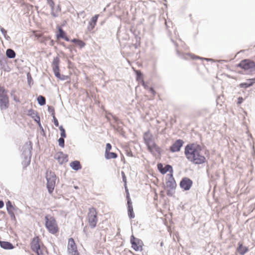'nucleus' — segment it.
Here are the masks:
<instances>
[{
  "label": "nucleus",
  "mask_w": 255,
  "mask_h": 255,
  "mask_svg": "<svg viewBox=\"0 0 255 255\" xmlns=\"http://www.w3.org/2000/svg\"><path fill=\"white\" fill-rule=\"evenodd\" d=\"M184 154L188 160L193 164H202L207 161L204 150L199 144H188L185 147Z\"/></svg>",
  "instance_id": "1"
},
{
  "label": "nucleus",
  "mask_w": 255,
  "mask_h": 255,
  "mask_svg": "<svg viewBox=\"0 0 255 255\" xmlns=\"http://www.w3.org/2000/svg\"><path fill=\"white\" fill-rule=\"evenodd\" d=\"M45 226L49 233L57 235L59 232V228L55 218L49 215L45 216Z\"/></svg>",
  "instance_id": "2"
},
{
  "label": "nucleus",
  "mask_w": 255,
  "mask_h": 255,
  "mask_svg": "<svg viewBox=\"0 0 255 255\" xmlns=\"http://www.w3.org/2000/svg\"><path fill=\"white\" fill-rule=\"evenodd\" d=\"M98 212L96 208L91 207L89 209L87 219L88 224L91 228H94L98 222Z\"/></svg>",
  "instance_id": "3"
},
{
  "label": "nucleus",
  "mask_w": 255,
  "mask_h": 255,
  "mask_svg": "<svg viewBox=\"0 0 255 255\" xmlns=\"http://www.w3.org/2000/svg\"><path fill=\"white\" fill-rule=\"evenodd\" d=\"M40 239L39 237H34L30 244L31 249L37 255H45L46 251L44 247L40 245Z\"/></svg>",
  "instance_id": "4"
},
{
  "label": "nucleus",
  "mask_w": 255,
  "mask_h": 255,
  "mask_svg": "<svg viewBox=\"0 0 255 255\" xmlns=\"http://www.w3.org/2000/svg\"><path fill=\"white\" fill-rule=\"evenodd\" d=\"M47 188L49 193H52L54 189L56 183V176L54 172L47 171L46 172Z\"/></svg>",
  "instance_id": "5"
},
{
  "label": "nucleus",
  "mask_w": 255,
  "mask_h": 255,
  "mask_svg": "<svg viewBox=\"0 0 255 255\" xmlns=\"http://www.w3.org/2000/svg\"><path fill=\"white\" fill-rule=\"evenodd\" d=\"M67 253L68 255H80L78 250L77 245L72 238L69 239L68 241Z\"/></svg>",
  "instance_id": "6"
},
{
  "label": "nucleus",
  "mask_w": 255,
  "mask_h": 255,
  "mask_svg": "<svg viewBox=\"0 0 255 255\" xmlns=\"http://www.w3.org/2000/svg\"><path fill=\"white\" fill-rule=\"evenodd\" d=\"M59 63H60V59L58 57H56L54 58L53 60V62L52 63V67L55 76L62 80H65L66 76H62L61 77V75L60 74V69H59Z\"/></svg>",
  "instance_id": "7"
},
{
  "label": "nucleus",
  "mask_w": 255,
  "mask_h": 255,
  "mask_svg": "<svg viewBox=\"0 0 255 255\" xmlns=\"http://www.w3.org/2000/svg\"><path fill=\"white\" fill-rule=\"evenodd\" d=\"M130 243L131 244V247L135 251H141L142 250L143 245L142 242L140 240L135 238L133 235L130 237Z\"/></svg>",
  "instance_id": "8"
},
{
  "label": "nucleus",
  "mask_w": 255,
  "mask_h": 255,
  "mask_svg": "<svg viewBox=\"0 0 255 255\" xmlns=\"http://www.w3.org/2000/svg\"><path fill=\"white\" fill-rule=\"evenodd\" d=\"M193 181L188 177H184L180 182V187L185 191L189 190L192 187Z\"/></svg>",
  "instance_id": "9"
},
{
  "label": "nucleus",
  "mask_w": 255,
  "mask_h": 255,
  "mask_svg": "<svg viewBox=\"0 0 255 255\" xmlns=\"http://www.w3.org/2000/svg\"><path fill=\"white\" fill-rule=\"evenodd\" d=\"M147 147L148 151L153 155L160 154L161 148L156 144L155 141L147 145Z\"/></svg>",
  "instance_id": "10"
},
{
  "label": "nucleus",
  "mask_w": 255,
  "mask_h": 255,
  "mask_svg": "<svg viewBox=\"0 0 255 255\" xmlns=\"http://www.w3.org/2000/svg\"><path fill=\"white\" fill-rule=\"evenodd\" d=\"M239 66L245 70H248L255 67V63L249 60L242 61L239 64Z\"/></svg>",
  "instance_id": "11"
},
{
  "label": "nucleus",
  "mask_w": 255,
  "mask_h": 255,
  "mask_svg": "<svg viewBox=\"0 0 255 255\" xmlns=\"http://www.w3.org/2000/svg\"><path fill=\"white\" fill-rule=\"evenodd\" d=\"M183 144V140L181 139H178L176 140L175 142L170 146V150L173 152L179 151Z\"/></svg>",
  "instance_id": "12"
},
{
  "label": "nucleus",
  "mask_w": 255,
  "mask_h": 255,
  "mask_svg": "<svg viewBox=\"0 0 255 255\" xmlns=\"http://www.w3.org/2000/svg\"><path fill=\"white\" fill-rule=\"evenodd\" d=\"M157 168L159 171L163 174H165L167 172H170V174L173 173V169L171 165H166L165 167H163L162 164L158 163L157 164Z\"/></svg>",
  "instance_id": "13"
},
{
  "label": "nucleus",
  "mask_w": 255,
  "mask_h": 255,
  "mask_svg": "<svg viewBox=\"0 0 255 255\" xmlns=\"http://www.w3.org/2000/svg\"><path fill=\"white\" fill-rule=\"evenodd\" d=\"M143 139L146 146L154 142L153 135L149 131L146 132L144 133Z\"/></svg>",
  "instance_id": "14"
},
{
  "label": "nucleus",
  "mask_w": 255,
  "mask_h": 255,
  "mask_svg": "<svg viewBox=\"0 0 255 255\" xmlns=\"http://www.w3.org/2000/svg\"><path fill=\"white\" fill-rule=\"evenodd\" d=\"M32 149V144L31 141H28L22 147L23 154H31V150Z\"/></svg>",
  "instance_id": "15"
},
{
  "label": "nucleus",
  "mask_w": 255,
  "mask_h": 255,
  "mask_svg": "<svg viewBox=\"0 0 255 255\" xmlns=\"http://www.w3.org/2000/svg\"><path fill=\"white\" fill-rule=\"evenodd\" d=\"M168 180L166 182L167 187L170 189H175L176 186V181L173 177V174H170Z\"/></svg>",
  "instance_id": "16"
},
{
  "label": "nucleus",
  "mask_w": 255,
  "mask_h": 255,
  "mask_svg": "<svg viewBox=\"0 0 255 255\" xmlns=\"http://www.w3.org/2000/svg\"><path fill=\"white\" fill-rule=\"evenodd\" d=\"M9 105V100L7 96L0 98V107L1 109H5Z\"/></svg>",
  "instance_id": "17"
},
{
  "label": "nucleus",
  "mask_w": 255,
  "mask_h": 255,
  "mask_svg": "<svg viewBox=\"0 0 255 255\" xmlns=\"http://www.w3.org/2000/svg\"><path fill=\"white\" fill-rule=\"evenodd\" d=\"M237 251L241 255H244L248 252L249 249L247 247L244 246L242 243L239 242Z\"/></svg>",
  "instance_id": "18"
},
{
  "label": "nucleus",
  "mask_w": 255,
  "mask_h": 255,
  "mask_svg": "<svg viewBox=\"0 0 255 255\" xmlns=\"http://www.w3.org/2000/svg\"><path fill=\"white\" fill-rule=\"evenodd\" d=\"M58 32H59L58 34H57V37L58 39L63 38L67 41H69V39L67 36L66 33L63 31V30L62 29V28L59 27Z\"/></svg>",
  "instance_id": "19"
},
{
  "label": "nucleus",
  "mask_w": 255,
  "mask_h": 255,
  "mask_svg": "<svg viewBox=\"0 0 255 255\" xmlns=\"http://www.w3.org/2000/svg\"><path fill=\"white\" fill-rule=\"evenodd\" d=\"M0 247L5 250H11L14 248V246L9 242L0 241Z\"/></svg>",
  "instance_id": "20"
},
{
  "label": "nucleus",
  "mask_w": 255,
  "mask_h": 255,
  "mask_svg": "<svg viewBox=\"0 0 255 255\" xmlns=\"http://www.w3.org/2000/svg\"><path fill=\"white\" fill-rule=\"evenodd\" d=\"M98 17L99 14H96L92 18L91 21L89 22V29L92 30L95 27Z\"/></svg>",
  "instance_id": "21"
},
{
  "label": "nucleus",
  "mask_w": 255,
  "mask_h": 255,
  "mask_svg": "<svg viewBox=\"0 0 255 255\" xmlns=\"http://www.w3.org/2000/svg\"><path fill=\"white\" fill-rule=\"evenodd\" d=\"M105 158L107 159H112V158H116L118 157V155L117 153L115 152H111L110 151L105 152Z\"/></svg>",
  "instance_id": "22"
},
{
  "label": "nucleus",
  "mask_w": 255,
  "mask_h": 255,
  "mask_svg": "<svg viewBox=\"0 0 255 255\" xmlns=\"http://www.w3.org/2000/svg\"><path fill=\"white\" fill-rule=\"evenodd\" d=\"M70 165L72 168L75 170H78L81 168L80 162L77 160L72 162Z\"/></svg>",
  "instance_id": "23"
},
{
  "label": "nucleus",
  "mask_w": 255,
  "mask_h": 255,
  "mask_svg": "<svg viewBox=\"0 0 255 255\" xmlns=\"http://www.w3.org/2000/svg\"><path fill=\"white\" fill-rule=\"evenodd\" d=\"M31 155V154H24L25 156L24 157V160L22 161V164L24 167H25L30 164Z\"/></svg>",
  "instance_id": "24"
},
{
  "label": "nucleus",
  "mask_w": 255,
  "mask_h": 255,
  "mask_svg": "<svg viewBox=\"0 0 255 255\" xmlns=\"http://www.w3.org/2000/svg\"><path fill=\"white\" fill-rule=\"evenodd\" d=\"M71 42L76 43L80 48H83L85 46V43L79 39H73L71 40Z\"/></svg>",
  "instance_id": "25"
},
{
  "label": "nucleus",
  "mask_w": 255,
  "mask_h": 255,
  "mask_svg": "<svg viewBox=\"0 0 255 255\" xmlns=\"http://www.w3.org/2000/svg\"><path fill=\"white\" fill-rule=\"evenodd\" d=\"M6 56L10 58H13L15 57V52L11 49H8L6 51Z\"/></svg>",
  "instance_id": "26"
},
{
  "label": "nucleus",
  "mask_w": 255,
  "mask_h": 255,
  "mask_svg": "<svg viewBox=\"0 0 255 255\" xmlns=\"http://www.w3.org/2000/svg\"><path fill=\"white\" fill-rule=\"evenodd\" d=\"M11 96L15 102L17 103L20 102L19 97L18 95L16 94L15 91L12 90L11 91Z\"/></svg>",
  "instance_id": "27"
},
{
  "label": "nucleus",
  "mask_w": 255,
  "mask_h": 255,
  "mask_svg": "<svg viewBox=\"0 0 255 255\" xmlns=\"http://www.w3.org/2000/svg\"><path fill=\"white\" fill-rule=\"evenodd\" d=\"M37 101L41 106L44 105L46 103L45 98L42 96H39L38 97Z\"/></svg>",
  "instance_id": "28"
},
{
  "label": "nucleus",
  "mask_w": 255,
  "mask_h": 255,
  "mask_svg": "<svg viewBox=\"0 0 255 255\" xmlns=\"http://www.w3.org/2000/svg\"><path fill=\"white\" fill-rule=\"evenodd\" d=\"M128 215L130 219L133 218L134 217V214L132 207L128 208Z\"/></svg>",
  "instance_id": "29"
},
{
  "label": "nucleus",
  "mask_w": 255,
  "mask_h": 255,
  "mask_svg": "<svg viewBox=\"0 0 255 255\" xmlns=\"http://www.w3.org/2000/svg\"><path fill=\"white\" fill-rule=\"evenodd\" d=\"M63 156H64V154H63V153L60 152V153H57V154L56 155V158H57V159L58 160V161L60 163H62L64 160V159H63Z\"/></svg>",
  "instance_id": "30"
},
{
  "label": "nucleus",
  "mask_w": 255,
  "mask_h": 255,
  "mask_svg": "<svg viewBox=\"0 0 255 255\" xmlns=\"http://www.w3.org/2000/svg\"><path fill=\"white\" fill-rule=\"evenodd\" d=\"M7 96L6 92L3 87L0 86V98Z\"/></svg>",
  "instance_id": "31"
},
{
  "label": "nucleus",
  "mask_w": 255,
  "mask_h": 255,
  "mask_svg": "<svg viewBox=\"0 0 255 255\" xmlns=\"http://www.w3.org/2000/svg\"><path fill=\"white\" fill-rule=\"evenodd\" d=\"M59 129L61 131V136L62 137H66V133H65V130L64 129V128H63L62 126H60L59 127Z\"/></svg>",
  "instance_id": "32"
},
{
  "label": "nucleus",
  "mask_w": 255,
  "mask_h": 255,
  "mask_svg": "<svg viewBox=\"0 0 255 255\" xmlns=\"http://www.w3.org/2000/svg\"><path fill=\"white\" fill-rule=\"evenodd\" d=\"M64 137H60L59 139H58V143H59V145L60 146L62 147H64Z\"/></svg>",
  "instance_id": "33"
},
{
  "label": "nucleus",
  "mask_w": 255,
  "mask_h": 255,
  "mask_svg": "<svg viewBox=\"0 0 255 255\" xmlns=\"http://www.w3.org/2000/svg\"><path fill=\"white\" fill-rule=\"evenodd\" d=\"M127 200H128L127 203H128V208L130 207H132V202L131 201V199L130 198L129 195L128 193V194L127 195Z\"/></svg>",
  "instance_id": "34"
},
{
  "label": "nucleus",
  "mask_w": 255,
  "mask_h": 255,
  "mask_svg": "<svg viewBox=\"0 0 255 255\" xmlns=\"http://www.w3.org/2000/svg\"><path fill=\"white\" fill-rule=\"evenodd\" d=\"M136 74H137V80H140V79L142 80V81L143 82V85L144 86V82H143V80L142 78V75H141V74L140 73V72L139 71H136Z\"/></svg>",
  "instance_id": "35"
},
{
  "label": "nucleus",
  "mask_w": 255,
  "mask_h": 255,
  "mask_svg": "<svg viewBox=\"0 0 255 255\" xmlns=\"http://www.w3.org/2000/svg\"><path fill=\"white\" fill-rule=\"evenodd\" d=\"M251 86V84L247 83V82L242 83L240 84L241 88H248Z\"/></svg>",
  "instance_id": "36"
},
{
  "label": "nucleus",
  "mask_w": 255,
  "mask_h": 255,
  "mask_svg": "<svg viewBox=\"0 0 255 255\" xmlns=\"http://www.w3.org/2000/svg\"><path fill=\"white\" fill-rule=\"evenodd\" d=\"M32 33H33L34 35L37 38L41 37L42 36V33L37 32L36 31H33Z\"/></svg>",
  "instance_id": "37"
},
{
  "label": "nucleus",
  "mask_w": 255,
  "mask_h": 255,
  "mask_svg": "<svg viewBox=\"0 0 255 255\" xmlns=\"http://www.w3.org/2000/svg\"><path fill=\"white\" fill-rule=\"evenodd\" d=\"M112 149V145L110 143H108L106 144L105 152L109 151Z\"/></svg>",
  "instance_id": "38"
},
{
  "label": "nucleus",
  "mask_w": 255,
  "mask_h": 255,
  "mask_svg": "<svg viewBox=\"0 0 255 255\" xmlns=\"http://www.w3.org/2000/svg\"><path fill=\"white\" fill-rule=\"evenodd\" d=\"M246 82L248 84H251V86H252L254 83H255V77L254 78L247 80Z\"/></svg>",
  "instance_id": "39"
},
{
  "label": "nucleus",
  "mask_w": 255,
  "mask_h": 255,
  "mask_svg": "<svg viewBox=\"0 0 255 255\" xmlns=\"http://www.w3.org/2000/svg\"><path fill=\"white\" fill-rule=\"evenodd\" d=\"M53 121H54V124L55 126L56 127H58L59 123H58V120L56 119V118L54 116V114H53Z\"/></svg>",
  "instance_id": "40"
},
{
  "label": "nucleus",
  "mask_w": 255,
  "mask_h": 255,
  "mask_svg": "<svg viewBox=\"0 0 255 255\" xmlns=\"http://www.w3.org/2000/svg\"><path fill=\"white\" fill-rule=\"evenodd\" d=\"M48 4L52 7L53 8L55 5V3L52 0H47Z\"/></svg>",
  "instance_id": "41"
},
{
  "label": "nucleus",
  "mask_w": 255,
  "mask_h": 255,
  "mask_svg": "<svg viewBox=\"0 0 255 255\" xmlns=\"http://www.w3.org/2000/svg\"><path fill=\"white\" fill-rule=\"evenodd\" d=\"M6 206H7V211H8V212H10V211H11V209L13 208V207L11 205V203H10V202H8L7 203H6Z\"/></svg>",
  "instance_id": "42"
},
{
  "label": "nucleus",
  "mask_w": 255,
  "mask_h": 255,
  "mask_svg": "<svg viewBox=\"0 0 255 255\" xmlns=\"http://www.w3.org/2000/svg\"><path fill=\"white\" fill-rule=\"evenodd\" d=\"M122 175L123 180L125 182V185H126L127 178H126V175H125V173H124V172H123V171L122 172Z\"/></svg>",
  "instance_id": "43"
},
{
  "label": "nucleus",
  "mask_w": 255,
  "mask_h": 255,
  "mask_svg": "<svg viewBox=\"0 0 255 255\" xmlns=\"http://www.w3.org/2000/svg\"><path fill=\"white\" fill-rule=\"evenodd\" d=\"M243 98L242 97H239L238 99V103L237 104L238 105H240L243 102Z\"/></svg>",
  "instance_id": "44"
},
{
  "label": "nucleus",
  "mask_w": 255,
  "mask_h": 255,
  "mask_svg": "<svg viewBox=\"0 0 255 255\" xmlns=\"http://www.w3.org/2000/svg\"><path fill=\"white\" fill-rule=\"evenodd\" d=\"M149 91L153 94V96L155 95L156 92H155V91L154 90V89L152 88H149Z\"/></svg>",
  "instance_id": "45"
},
{
  "label": "nucleus",
  "mask_w": 255,
  "mask_h": 255,
  "mask_svg": "<svg viewBox=\"0 0 255 255\" xmlns=\"http://www.w3.org/2000/svg\"><path fill=\"white\" fill-rule=\"evenodd\" d=\"M4 206V203L3 202V201L0 200V208H1L3 207Z\"/></svg>",
  "instance_id": "46"
},
{
  "label": "nucleus",
  "mask_w": 255,
  "mask_h": 255,
  "mask_svg": "<svg viewBox=\"0 0 255 255\" xmlns=\"http://www.w3.org/2000/svg\"><path fill=\"white\" fill-rule=\"evenodd\" d=\"M40 120V118L39 117H37V119H35V121H39Z\"/></svg>",
  "instance_id": "47"
}]
</instances>
